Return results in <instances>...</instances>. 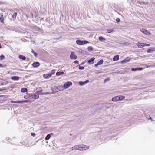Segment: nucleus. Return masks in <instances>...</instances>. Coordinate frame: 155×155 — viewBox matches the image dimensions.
<instances>
[{
    "label": "nucleus",
    "mask_w": 155,
    "mask_h": 155,
    "mask_svg": "<svg viewBox=\"0 0 155 155\" xmlns=\"http://www.w3.org/2000/svg\"><path fill=\"white\" fill-rule=\"evenodd\" d=\"M83 41V44L88 43V41H85V40Z\"/></svg>",
    "instance_id": "58836bf2"
},
{
    "label": "nucleus",
    "mask_w": 155,
    "mask_h": 155,
    "mask_svg": "<svg viewBox=\"0 0 155 155\" xmlns=\"http://www.w3.org/2000/svg\"><path fill=\"white\" fill-rule=\"evenodd\" d=\"M99 39L101 41L105 40V39L102 36H100L99 37Z\"/></svg>",
    "instance_id": "c85d7f7f"
},
{
    "label": "nucleus",
    "mask_w": 155,
    "mask_h": 155,
    "mask_svg": "<svg viewBox=\"0 0 155 155\" xmlns=\"http://www.w3.org/2000/svg\"><path fill=\"white\" fill-rule=\"evenodd\" d=\"M114 31L113 29H110V30H107V32L108 33H110Z\"/></svg>",
    "instance_id": "f704fd0d"
},
{
    "label": "nucleus",
    "mask_w": 155,
    "mask_h": 155,
    "mask_svg": "<svg viewBox=\"0 0 155 155\" xmlns=\"http://www.w3.org/2000/svg\"><path fill=\"white\" fill-rule=\"evenodd\" d=\"M70 58L71 59L75 60L77 59V57L75 55L74 52H72L70 55Z\"/></svg>",
    "instance_id": "7ed1b4c3"
},
{
    "label": "nucleus",
    "mask_w": 155,
    "mask_h": 155,
    "mask_svg": "<svg viewBox=\"0 0 155 155\" xmlns=\"http://www.w3.org/2000/svg\"><path fill=\"white\" fill-rule=\"evenodd\" d=\"M143 69L142 68H132L131 69V70L133 71H136L137 70H141Z\"/></svg>",
    "instance_id": "2eb2a0df"
},
{
    "label": "nucleus",
    "mask_w": 155,
    "mask_h": 155,
    "mask_svg": "<svg viewBox=\"0 0 155 155\" xmlns=\"http://www.w3.org/2000/svg\"><path fill=\"white\" fill-rule=\"evenodd\" d=\"M55 73V70H52L51 71V72L50 73V74H51V75L54 74Z\"/></svg>",
    "instance_id": "473e14b6"
},
{
    "label": "nucleus",
    "mask_w": 155,
    "mask_h": 155,
    "mask_svg": "<svg viewBox=\"0 0 155 155\" xmlns=\"http://www.w3.org/2000/svg\"><path fill=\"white\" fill-rule=\"evenodd\" d=\"M17 13H16V12L14 13L13 14V15H12V18H15L17 16Z\"/></svg>",
    "instance_id": "7c9ffc66"
},
{
    "label": "nucleus",
    "mask_w": 155,
    "mask_h": 155,
    "mask_svg": "<svg viewBox=\"0 0 155 155\" xmlns=\"http://www.w3.org/2000/svg\"><path fill=\"white\" fill-rule=\"evenodd\" d=\"M99 65V64H98V63H97L95 65V67H96L97 66H98V65Z\"/></svg>",
    "instance_id": "49530a36"
},
{
    "label": "nucleus",
    "mask_w": 155,
    "mask_h": 155,
    "mask_svg": "<svg viewBox=\"0 0 155 155\" xmlns=\"http://www.w3.org/2000/svg\"><path fill=\"white\" fill-rule=\"evenodd\" d=\"M154 50L153 48L148 49L147 51V52L148 53H151L153 52Z\"/></svg>",
    "instance_id": "4be33fe9"
},
{
    "label": "nucleus",
    "mask_w": 155,
    "mask_h": 155,
    "mask_svg": "<svg viewBox=\"0 0 155 155\" xmlns=\"http://www.w3.org/2000/svg\"><path fill=\"white\" fill-rule=\"evenodd\" d=\"M119 59V56L118 55L115 56L113 58V60L114 61H118Z\"/></svg>",
    "instance_id": "4468645a"
},
{
    "label": "nucleus",
    "mask_w": 155,
    "mask_h": 155,
    "mask_svg": "<svg viewBox=\"0 0 155 155\" xmlns=\"http://www.w3.org/2000/svg\"><path fill=\"white\" fill-rule=\"evenodd\" d=\"M109 78H107V79H105L104 80V83H105L106 82V81H108L109 80Z\"/></svg>",
    "instance_id": "79ce46f5"
},
{
    "label": "nucleus",
    "mask_w": 155,
    "mask_h": 155,
    "mask_svg": "<svg viewBox=\"0 0 155 155\" xmlns=\"http://www.w3.org/2000/svg\"><path fill=\"white\" fill-rule=\"evenodd\" d=\"M103 60L101 59L98 62V63L99 65H101L103 63Z\"/></svg>",
    "instance_id": "cd10ccee"
},
{
    "label": "nucleus",
    "mask_w": 155,
    "mask_h": 155,
    "mask_svg": "<svg viewBox=\"0 0 155 155\" xmlns=\"http://www.w3.org/2000/svg\"><path fill=\"white\" fill-rule=\"evenodd\" d=\"M143 44H144L143 45H144V46H149L150 45V44H149L145 43H143Z\"/></svg>",
    "instance_id": "ea45409f"
},
{
    "label": "nucleus",
    "mask_w": 155,
    "mask_h": 155,
    "mask_svg": "<svg viewBox=\"0 0 155 155\" xmlns=\"http://www.w3.org/2000/svg\"><path fill=\"white\" fill-rule=\"evenodd\" d=\"M39 97V95L38 94H36L34 95V97L35 99H37Z\"/></svg>",
    "instance_id": "bb28decb"
},
{
    "label": "nucleus",
    "mask_w": 155,
    "mask_h": 155,
    "mask_svg": "<svg viewBox=\"0 0 155 155\" xmlns=\"http://www.w3.org/2000/svg\"><path fill=\"white\" fill-rule=\"evenodd\" d=\"M79 69L80 70H83L84 69V67L83 66H79Z\"/></svg>",
    "instance_id": "e433bc0d"
},
{
    "label": "nucleus",
    "mask_w": 155,
    "mask_h": 155,
    "mask_svg": "<svg viewBox=\"0 0 155 155\" xmlns=\"http://www.w3.org/2000/svg\"><path fill=\"white\" fill-rule=\"evenodd\" d=\"M72 85V83L70 82H67L64 84L63 85L64 89H66L69 87L70 86Z\"/></svg>",
    "instance_id": "f03ea898"
},
{
    "label": "nucleus",
    "mask_w": 155,
    "mask_h": 155,
    "mask_svg": "<svg viewBox=\"0 0 155 155\" xmlns=\"http://www.w3.org/2000/svg\"><path fill=\"white\" fill-rule=\"evenodd\" d=\"M89 51L92 50H93L92 47L91 46H89L88 48Z\"/></svg>",
    "instance_id": "4c0bfd02"
},
{
    "label": "nucleus",
    "mask_w": 155,
    "mask_h": 155,
    "mask_svg": "<svg viewBox=\"0 0 155 155\" xmlns=\"http://www.w3.org/2000/svg\"><path fill=\"white\" fill-rule=\"evenodd\" d=\"M19 59H22L23 60H25L26 59V58L24 56L22 55H20L19 56Z\"/></svg>",
    "instance_id": "aec40b11"
},
{
    "label": "nucleus",
    "mask_w": 155,
    "mask_h": 155,
    "mask_svg": "<svg viewBox=\"0 0 155 155\" xmlns=\"http://www.w3.org/2000/svg\"><path fill=\"white\" fill-rule=\"evenodd\" d=\"M0 20L1 22L3 23V17L2 15L0 14Z\"/></svg>",
    "instance_id": "5701e85b"
},
{
    "label": "nucleus",
    "mask_w": 155,
    "mask_h": 155,
    "mask_svg": "<svg viewBox=\"0 0 155 155\" xmlns=\"http://www.w3.org/2000/svg\"><path fill=\"white\" fill-rule=\"evenodd\" d=\"M31 52L33 54L35 57L37 58V54L35 52L33 49H31Z\"/></svg>",
    "instance_id": "412c9836"
},
{
    "label": "nucleus",
    "mask_w": 155,
    "mask_h": 155,
    "mask_svg": "<svg viewBox=\"0 0 155 155\" xmlns=\"http://www.w3.org/2000/svg\"><path fill=\"white\" fill-rule=\"evenodd\" d=\"M3 65L1 64H0V67H2Z\"/></svg>",
    "instance_id": "de8ad7c7"
},
{
    "label": "nucleus",
    "mask_w": 155,
    "mask_h": 155,
    "mask_svg": "<svg viewBox=\"0 0 155 155\" xmlns=\"http://www.w3.org/2000/svg\"><path fill=\"white\" fill-rule=\"evenodd\" d=\"M35 90L37 92H41L42 91L41 87H37L35 89Z\"/></svg>",
    "instance_id": "ddd939ff"
},
{
    "label": "nucleus",
    "mask_w": 155,
    "mask_h": 155,
    "mask_svg": "<svg viewBox=\"0 0 155 155\" xmlns=\"http://www.w3.org/2000/svg\"><path fill=\"white\" fill-rule=\"evenodd\" d=\"M54 94L53 93H51H51H49V92H45V93H43V94H45V95H47V94Z\"/></svg>",
    "instance_id": "c9c22d12"
},
{
    "label": "nucleus",
    "mask_w": 155,
    "mask_h": 155,
    "mask_svg": "<svg viewBox=\"0 0 155 155\" xmlns=\"http://www.w3.org/2000/svg\"><path fill=\"white\" fill-rule=\"evenodd\" d=\"M74 63L75 64H78L79 63V61L77 60H76L74 61Z\"/></svg>",
    "instance_id": "c03bdc74"
},
{
    "label": "nucleus",
    "mask_w": 155,
    "mask_h": 155,
    "mask_svg": "<svg viewBox=\"0 0 155 155\" xmlns=\"http://www.w3.org/2000/svg\"><path fill=\"white\" fill-rule=\"evenodd\" d=\"M112 101H115V102L119 101L118 96H115V97H113L112 99Z\"/></svg>",
    "instance_id": "f8f14e48"
},
{
    "label": "nucleus",
    "mask_w": 155,
    "mask_h": 155,
    "mask_svg": "<svg viewBox=\"0 0 155 155\" xmlns=\"http://www.w3.org/2000/svg\"><path fill=\"white\" fill-rule=\"evenodd\" d=\"M149 119H152V118H151V117H150V118H149Z\"/></svg>",
    "instance_id": "3c124183"
},
{
    "label": "nucleus",
    "mask_w": 155,
    "mask_h": 155,
    "mask_svg": "<svg viewBox=\"0 0 155 155\" xmlns=\"http://www.w3.org/2000/svg\"><path fill=\"white\" fill-rule=\"evenodd\" d=\"M51 137V136L50 134H48L45 138V140H49L50 138Z\"/></svg>",
    "instance_id": "b1692460"
},
{
    "label": "nucleus",
    "mask_w": 155,
    "mask_h": 155,
    "mask_svg": "<svg viewBox=\"0 0 155 155\" xmlns=\"http://www.w3.org/2000/svg\"><path fill=\"white\" fill-rule=\"evenodd\" d=\"M8 83V81L6 80L0 79V85H5Z\"/></svg>",
    "instance_id": "20e7f679"
},
{
    "label": "nucleus",
    "mask_w": 155,
    "mask_h": 155,
    "mask_svg": "<svg viewBox=\"0 0 155 155\" xmlns=\"http://www.w3.org/2000/svg\"><path fill=\"white\" fill-rule=\"evenodd\" d=\"M40 65V64L38 62H34L33 64H32V66L34 68H37Z\"/></svg>",
    "instance_id": "6e6552de"
},
{
    "label": "nucleus",
    "mask_w": 155,
    "mask_h": 155,
    "mask_svg": "<svg viewBox=\"0 0 155 155\" xmlns=\"http://www.w3.org/2000/svg\"><path fill=\"white\" fill-rule=\"evenodd\" d=\"M28 101H29L28 100H24V101H19V102H21V103H26Z\"/></svg>",
    "instance_id": "72a5a7b5"
},
{
    "label": "nucleus",
    "mask_w": 155,
    "mask_h": 155,
    "mask_svg": "<svg viewBox=\"0 0 155 155\" xmlns=\"http://www.w3.org/2000/svg\"><path fill=\"white\" fill-rule=\"evenodd\" d=\"M21 92L24 93L27 91V89L25 88H22L21 89Z\"/></svg>",
    "instance_id": "393cba45"
},
{
    "label": "nucleus",
    "mask_w": 155,
    "mask_h": 155,
    "mask_svg": "<svg viewBox=\"0 0 155 155\" xmlns=\"http://www.w3.org/2000/svg\"><path fill=\"white\" fill-rule=\"evenodd\" d=\"M89 148V146L84 145H79L74 146L72 148V150H78L80 151L85 150Z\"/></svg>",
    "instance_id": "f257e3e1"
},
{
    "label": "nucleus",
    "mask_w": 155,
    "mask_h": 155,
    "mask_svg": "<svg viewBox=\"0 0 155 155\" xmlns=\"http://www.w3.org/2000/svg\"><path fill=\"white\" fill-rule=\"evenodd\" d=\"M25 97V96H24V98H26Z\"/></svg>",
    "instance_id": "603ef678"
},
{
    "label": "nucleus",
    "mask_w": 155,
    "mask_h": 155,
    "mask_svg": "<svg viewBox=\"0 0 155 155\" xmlns=\"http://www.w3.org/2000/svg\"><path fill=\"white\" fill-rule=\"evenodd\" d=\"M130 60V58L129 57H127L124 60H122L121 63L122 64L125 63L129 62Z\"/></svg>",
    "instance_id": "0eeeda50"
},
{
    "label": "nucleus",
    "mask_w": 155,
    "mask_h": 155,
    "mask_svg": "<svg viewBox=\"0 0 155 155\" xmlns=\"http://www.w3.org/2000/svg\"><path fill=\"white\" fill-rule=\"evenodd\" d=\"M11 79L14 80H18L19 79V78L18 76H13L11 77Z\"/></svg>",
    "instance_id": "dca6fc26"
},
{
    "label": "nucleus",
    "mask_w": 155,
    "mask_h": 155,
    "mask_svg": "<svg viewBox=\"0 0 155 155\" xmlns=\"http://www.w3.org/2000/svg\"><path fill=\"white\" fill-rule=\"evenodd\" d=\"M143 43L137 42L136 43V45L139 48H142L144 47L143 45Z\"/></svg>",
    "instance_id": "1a4fd4ad"
},
{
    "label": "nucleus",
    "mask_w": 155,
    "mask_h": 155,
    "mask_svg": "<svg viewBox=\"0 0 155 155\" xmlns=\"http://www.w3.org/2000/svg\"><path fill=\"white\" fill-rule=\"evenodd\" d=\"M76 43L79 45H82L83 44V41L77 40L76 41Z\"/></svg>",
    "instance_id": "a211bd4d"
},
{
    "label": "nucleus",
    "mask_w": 155,
    "mask_h": 155,
    "mask_svg": "<svg viewBox=\"0 0 155 155\" xmlns=\"http://www.w3.org/2000/svg\"><path fill=\"white\" fill-rule=\"evenodd\" d=\"M95 59V58L93 57L88 61L87 62L90 64H93L94 63V61Z\"/></svg>",
    "instance_id": "9d476101"
},
{
    "label": "nucleus",
    "mask_w": 155,
    "mask_h": 155,
    "mask_svg": "<svg viewBox=\"0 0 155 155\" xmlns=\"http://www.w3.org/2000/svg\"><path fill=\"white\" fill-rule=\"evenodd\" d=\"M21 102H20L19 101H12L11 103H20Z\"/></svg>",
    "instance_id": "2f4dec72"
},
{
    "label": "nucleus",
    "mask_w": 155,
    "mask_h": 155,
    "mask_svg": "<svg viewBox=\"0 0 155 155\" xmlns=\"http://www.w3.org/2000/svg\"><path fill=\"white\" fill-rule=\"evenodd\" d=\"M140 30L141 32H142L143 33L146 35H150V33L149 32V31H148L147 30H146L144 29H140Z\"/></svg>",
    "instance_id": "39448f33"
},
{
    "label": "nucleus",
    "mask_w": 155,
    "mask_h": 155,
    "mask_svg": "<svg viewBox=\"0 0 155 155\" xmlns=\"http://www.w3.org/2000/svg\"><path fill=\"white\" fill-rule=\"evenodd\" d=\"M116 21L117 22H119L120 21V19L119 18H117Z\"/></svg>",
    "instance_id": "a18cd8bd"
},
{
    "label": "nucleus",
    "mask_w": 155,
    "mask_h": 155,
    "mask_svg": "<svg viewBox=\"0 0 155 155\" xmlns=\"http://www.w3.org/2000/svg\"><path fill=\"white\" fill-rule=\"evenodd\" d=\"M89 82L88 80H86L85 81H80L79 82V84L81 86H82L88 83Z\"/></svg>",
    "instance_id": "9b49d317"
},
{
    "label": "nucleus",
    "mask_w": 155,
    "mask_h": 155,
    "mask_svg": "<svg viewBox=\"0 0 155 155\" xmlns=\"http://www.w3.org/2000/svg\"><path fill=\"white\" fill-rule=\"evenodd\" d=\"M31 134L33 137H35V134L33 133H31Z\"/></svg>",
    "instance_id": "a19ab883"
},
{
    "label": "nucleus",
    "mask_w": 155,
    "mask_h": 155,
    "mask_svg": "<svg viewBox=\"0 0 155 155\" xmlns=\"http://www.w3.org/2000/svg\"><path fill=\"white\" fill-rule=\"evenodd\" d=\"M51 76L52 75L50 73L44 75V77L45 78L48 79L50 78Z\"/></svg>",
    "instance_id": "f3484780"
},
{
    "label": "nucleus",
    "mask_w": 155,
    "mask_h": 155,
    "mask_svg": "<svg viewBox=\"0 0 155 155\" xmlns=\"http://www.w3.org/2000/svg\"><path fill=\"white\" fill-rule=\"evenodd\" d=\"M34 14H35V15H34V16H33V15L32 13H31V15H32V17H36V14H35V13H34Z\"/></svg>",
    "instance_id": "37998d69"
},
{
    "label": "nucleus",
    "mask_w": 155,
    "mask_h": 155,
    "mask_svg": "<svg viewBox=\"0 0 155 155\" xmlns=\"http://www.w3.org/2000/svg\"><path fill=\"white\" fill-rule=\"evenodd\" d=\"M118 98H119V101H121L123 99H124L125 97L124 96H121V95H119L118 96Z\"/></svg>",
    "instance_id": "6ab92c4d"
},
{
    "label": "nucleus",
    "mask_w": 155,
    "mask_h": 155,
    "mask_svg": "<svg viewBox=\"0 0 155 155\" xmlns=\"http://www.w3.org/2000/svg\"><path fill=\"white\" fill-rule=\"evenodd\" d=\"M64 89V87L61 85L58 86H57L56 88L57 91H63Z\"/></svg>",
    "instance_id": "423d86ee"
},
{
    "label": "nucleus",
    "mask_w": 155,
    "mask_h": 155,
    "mask_svg": "<svg viewBox=\"0 0 155 155\" xmlns=\"http://www.w3.org/2000/svg\"><path fill=\"white\" fill-rule=\"evenodd\" d=\"M5 58L4 56L3 55H2L0 56V60H2Z\"/></svg>",
    "instance_id": "c756f323"
},
{
    "label": "nucleus",
    "mask_w": 155,
    "mask_h": 155,
    "mask_svg": "<svg viewBox=\"0 0 155 155\" xmlns=\"http://www.w3.org/2000/svg\"><path fill=\"white\" fill-rule=\"evenodd\" d=\"M31 41V42H35V41Z\"/></svg>",
    "instance_id": "09e8293b"
},
{
    "label": "nucleus",
    "mask_w": 155,
    "mask_h": 155,
    "mask_svg": "<svg viewBox=\"0 0 155 155\" xmlns=\"http://www.w3.org/2000/svg\"><path fill=\"white\" fill-rule=\"evenodd\" d=\"M31 97L30 96V97H30H30Z\"/></svg>",
    "instance_id": "8fccbe9b"
},
{
    "label": "nucleus",
    "mask_w": 155,
    "mask_h": 155,
    "mask_svg": "<svg viewBox=\"0 0 155 155\" xmlns=\"http://www.w3.org/2000/svg\"><path fill=\"white\" fill-rule=\"evenodd\" d=\"M64 74V72H57L56 73V75L57 76H60L61 75H62Z\"/></svg>",
    "instance_id": "a878e982"
}]
</instances>
